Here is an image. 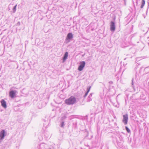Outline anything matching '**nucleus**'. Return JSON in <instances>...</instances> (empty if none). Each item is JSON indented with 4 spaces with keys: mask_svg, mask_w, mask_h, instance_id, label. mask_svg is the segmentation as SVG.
I'll list each match as a JSON object with an SVG mask.
<instances>
[{
    "mask_svg": "<svg viewBox=\"0 0 149 149\" xmlns=\"http://www.w3.org/2000/svg\"><path fill=\"white\" fill-rule=\"evenodd\" d=\"M1 105L4 108L6 107V102L4 100H2L1 101Z\"/></svg>",
    "mask_w": 149,
    "mask_h": 149,
    "instance_id": "6",
    "label": "nucleus"
},
{
    "mask_svg": "<svg viewBox=\"0 0 149 149\" xmlns=\"http://www.w3.org/2000/svg\"><path fill=\"white\" fill-rule=\"evenodd\" d=\"M15 92L14 91H10L9 93L10 96L12 98H13L15 96Z\"/></svg>",
    "mask_w": 149,
    "mask_h": 149,
    "instance_id": "5",
    "label": "nucleus"
},
{
    "mask_svg": "<svg viewBox=\"0 0 149 149\" xmlns=\"http://www.w3.org/2000/svg\"><path fill=\"white\" fill-rule=\"evenodd\" d=\"M80 65L78 68V70L79 71H81L83 69L85 66V63L84 61H83L80 62Z\"/></svg>",
    "mask_w": 149,
    "mask_h": 149,
    "instance_id": "2",
    "label": "nucleus"
},
{
    "mask_svg": "<svg viewBox=\"0 0 149 149\" xmlns=\"http://www.w3.org/2000/svg\"><path fill=\"white\" fill-rule=\"evenodd\" d=\"M68 52H66L64 54V57L63 58V61H64L66 60V59L67 58L68 56Z\"/></svg>",
    "mask_w": 149,
    "mask_h": 149,
    "instance_id": "9",
    "label": "nucleus"
},
{
    "mask_svg": "<svg viewBox=\"0 0 149 149\" xmlns=\"http://www.w3.org/2000/svg\"><path fill=\"white\" fill-rule=\"evenodd\" d=\"M16 6H15V7L14 8V9H15L16 8Z\"/></svg>",
    "mask_w": 149,
    "mask_h": 149,
    "instance_id": "14",
    "label": "nucleus"
},
{
    "mask_svg": "<svg viewBox=\"0 0 149 149\" xmlns=\"http://www.w3.org/2000/svg\"><path fill=\"white\" fill-rule=\"evenodd\" d=\"M64 125V122H63L62 124L61 127H63Z\"/></svg>",
    "mask_w": 149,
    "mask_h": 149,
    "instance_id": "13",
    "label": "nucleus"
},
{
    "mask_svg": "<svg viewBox=\"0 0 149 149\" xmlns=\"http://www.w3.org/2000/svg\"><path fill=\"white\" fill-rule=\"evenodd\" d=\"M73 38V35L71 33H69L67 37V39H70Z\"/></svg>",
    "mask_w": 149,
    "mask_h": 149,
    "instance_id": "8",
    "label": "nucleus"
},
{
    "mask_svg": "<svg viewBox=\"0 0 149 149\" xmlns=\"http://www.w3.org/2000/svg\"><path fill=\"white\" fill-rule=\"evenodd\" d=\"M123 122L126 125L127 123V120L128 119V115L126 114L123 116Z\"/></svg>",
    "mask_w": 149,
    "mask_h": 149,
    "instance_id": "3",
    "label": "nucleus"
},
{
    "mask_svg": "<svg viewBox=\"0 0 149 149\" xmlns=\"http://www.w3.org/2000/svg\"><path fill=\"white\" fill-rule=\"evenodd\" d=\"M76 102V98L73 96H71L69 98L66 99L65 101V103L68 105L74 104Z\"/></svg>",
    "mask_w": 149,
    "mask_h": 149,
    "instance_id": "1",
    "label": "nucleus"
},
{
    "mask_svg": "<svg viewBox=\"0 0 149 149\" xmlns=\"http://www.w3.org/2000/svg\"><path fill=\"white\" fill-rule=\"evenodd\" d=\"M111 23L110 30L111 31H113L115 29L114 23L113 22H111Z\"/></svg>",
    "mask_w": 149,
    "mask_h": 149,
    "instance_id": "4",
    "label": "nucleus"
},
{
    "mask_svg": "<svg viewBox=\"0 0 149 149\" xmlns=\"http://www.w3.org/2000/svg\"><path fill=\"white\" fill-rule=\"evenodd\" d=\"M125 129H126V130L127 131V132L128 133H130V130L129 129V128H128V127H125Z\"/></svg>",
    "mask_w": 149,
    "mask_h": 149,
    "instance_id": "12",
    "label": "nucleus"
},
{
    "mask_svg": "<svg viewBox=\"0 0 149 149\" xmlns=\"http://www.w3.org/2000/svg\"><path fill=\"white\" fill-rule=\"evenodd\" d=\"M5 131L4 130L2 131L0 134V136L1 139H3L4 136Z\"/></svg>",
    "mask_w": 149,
    "mask_h": 149,
    "instance_id": "7",
    "label": "nucleus"
},
{
    "mask_svg": "<svg viewBox=\"0 0 149 149\" xmlns=\"http://www.w3.org/2000/svg\"><path fill=\"white\" fill-rule=\"evenodd\" d=\"M145 4V1L144 0H142V5L141 6V8H142L143 6Z\"/></svg>",
    "mask_w": 149,
    "mask_h": 149,
    "instance_id": "11",
    "label": "nucleus"
},
{
    "mask_svg": "<svg viewBox=\"0 0 149 149\" xmlns=\"http://www.w3.org/2000/svg\"><path fill=\"white\" fill-rule=\"evenodd\" d=\"M90 88H91V87H88V88H87V92L86 93L85 95H84V97H86L88 93L89 92V91H90Z\"/></svg>",
    "mask_w": 149,
    "mask_h": 149,
    "instance_id": "10",
    "label": "nucleus"
}]
</instances>
